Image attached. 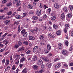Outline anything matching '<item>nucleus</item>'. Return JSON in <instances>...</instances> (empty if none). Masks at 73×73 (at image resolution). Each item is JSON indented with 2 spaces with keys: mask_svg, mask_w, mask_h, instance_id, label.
Segmentation results:
<instances>
[{
  "mask_svg": "<svg viewBox=\"0 0 73 73\" xmlns=\"http://www.w3.org/2000/svg\"><path fill=\"white\" fill-rule=\"evenodd\" d=\"M60 58L59 57L58 55H57L56 56H55V57L56 58L54 59V62H56V61H57L59 60H60V58H61L62 59L65 58V57H64L62 55H60Z\"/></svg>",
  "mask_w": 73,
  "mask_h": 73,
  "instance_id": "f257e3e1",
  "label": "nucleus"
},
{
  "mask_svg": "<svg viewBox=\"0 0 73 73\" xmlns=\"http://www.w3.org/2000/svg\"><path fill=\"white\" fill-rule=\"evenodd\" d=\"M43 62H42V60L41 59L37 61V63L39 65H42V64Z\"/></svg>",
  "mask_w": 73,
  "mask_h": 73,
  "instance_id": "f03ea898",
  "label": "nucleus"
},
{
  "mask_svg": "<svg viewBox=\"0 0 73 73\" xmlns=\"http://www.w3.org/2000/svg\"><path fill=\"white\" fill-rule=\"evenodd\" d=\"M36 13L37 16H40L41 14V11L40 10H38L36 11Z\"/></svg>",
  "mask_w": 73,
  "mask_h": 73,
  "instance_id": "7ed1b4c3",
  "label": "nucleus"
},
{
  "mask_svg": "<svg viewBox=\"0 0 73 73\" xmlns=\"http://www.w3.org/2000/svg\"><path fill=\"white\" fill-rule=\"evenodd\" d=\"M8 42H8V40L7 39H5L3 41V44H4L6 45H7V44H8Z\"/></svg>",
  "mask_w": 73,
  "mask_h": 73,
  "instance_id": "20e7f679",
  "label": "nucleus"
},
{
  "mask_svg": "<svg viewBox=\"0 0 73 73\" xmlns=\"http://www.w3.org/2000/svg\"><path fill=\"white\" fill-rule=\"evenodd\" d=\"M38 29L36 28L35 29H33V30H31V32H32L33 33H35L37 32Z\"/></svg>",
  "mask_w": 73,
  "mask_h": 73,
  "instance_id": "39448f33",
  "label": "nucleus"
},
{
  "mask_svg": "<svg viewBox=\"0 0 73 73\" xmlns=\"http://www.w3.org/2000/svg\"><path fill=\"white\" fill-rule=\"evenodd\" d=\"M28 71V68H25L22 71V73H27Z\"/></svg>",
  "mask_w": 73,
  "mask_h": 73,
  "instance_id": "423d86ee",
  "label": "nucleus"
},
{
  "mask_svg": "<svg viewBox=\"0 0 73 73\" xmlns=\"http://www.w3.org/2000/svg\"><path fill=\"white\" fill-rule=\"evenodd\" d=\"M33 68L35 70H37L38 69V66L36 65H34L33 66Z\"/></svg>",
  "mask_w": 73,
  "mask_h": 73,
  "instance_id": "0eeeda50",
  "label": "nucleus"
},
{
  "mask_svg": "<svg viewBox=\"0 0 73 73\" xmlns=\"http://www.w3.org/2000/svg\"><path fill=\"white\" fill-rule=\"evenodd\" d=\"M61 66V63H57V64L55 65V68L57 69V68H60Z\"/></svg>",
  "mask_w": 73,
  "mask_h": 73,
  "instance_id": "6e6552de",
  "label": "nucleus"
},
{
  "mask_svg": "<svg viewBox=\"0 0 73 73\" xmlns=\"http://www.w3.org/2000/svg\"><path fill=\"white\" fill-rule=\"evenodd\" d=\"M46 65L48 68H50L52 66V63L48 62L46 64Z\"/></svg>",
  "mask_w": 73,
  "mask_h": 73,
  "instance_id": "1a4fd4ad",
  "label": "nucleus"
},
{
  "mask_svg": "<svg viewBox=\"0 0 73 73\" xmlns=\"http://www.w3.org/2000/svg\"><path fill=\"white\" fill-rule=\"evenodd\" d=\"M5 24L6 25H9L10 24V21L9 20H6L5 21Z\"/></svg>",
  "mask_w": 73,
  "mask_h": 73,
  "instance_id": "9d476101",
  "label": "nucleus"
},
{
  "mask_svg": "<svg viewBox=\"0 0 73 73\" xmlns=\"http://www.w3.org/2000/svg\"><path fill=\"white\" fill-rule=\"evenodd\" d=\"M54 7L55 8H57V9H58V8H59L60 7V5H58V3H55L54 4Z\"/></svg>",
  "mask_w": 73,
  "mask_h": 73,
  "instance_id": "9b49d317",
  "label": "nucleus"
},
{
  "mask_svg": "<svg viewBox=\"0 0 73 73\" xmlns=\"http://www.w3.org/2000/svg\"><path fill=\"white\" fill-rule=\"evenodd\" d=\"M32 58V56L28 55L27 56V58L28 59V61H30L31 60V58Z\"/></svg>",
  "mask_w": 73,
  "mask_h": 73,
  "instance_id": "f8f14e48",
  "label": "nucleus"
},
{
  "mask_svg": "<svg viewBox=\"0 0 73 73\" xmlns=\"http://www.w3.org/2000/svg\"><path fill=\"white\" fill-rule=\"evenodd\" d=\"M29 39L30 40H34L35 39V38L34 36H30L29 37Z\"/></svg>",
  "mask_w": 73,
  "mask_h": 73,
  "instance_id": "ddd939ff",
  "label": "nucleus"
},
{
  "mask_svg": "<svg viewBox=\"0 0 73 73\" xmlns=\"http://www.w3.org/2000/svg\"><path fill=\"white\" fill-rule=\"evenodd\" d=\"M62 53L64 55H67L68 54V52H66V50H63L62 51Z\"/></svg>",
  "mask_w": 73,
  "mask_h": 73,
  "instance_id": "4468645a",
  "label": "nucleus"
},
{
  "mask_svg": "<svg viewBox=\"0 0 73 73\" xmlns=\"http://www.w3.org/2000/svg\"><path fill=\"white\" fill-rule=\"evenodd\" d=\"M9 60L7 59L6 60V62L5 63V65L6 66H8L9 64Z\"/></svg>",
  "mask_w": 73,
  "mask_h": 73,
  "instance_id": "2eb2a0df",
  "label": "nucleus"
},
{
  "mask_svg": "<svg viewBox=\"0 0 73 73\" xmlns=\"http://www.w3.org/2000/svg\"><path fill=\"white\" fill-rule=\"evenodd\" d=\"M63 11L65 12H68V9H67V7L66 6L64 7L63 8Z\"/></svg>",
  "mask_w": 73,
  "mask_h": 73,
  "instance_id": "dca6fc26",
  "label": "nucleus"
},
{
  "mask_svg": "<svg viewBox=\"0 0 73 73\" xmlns=\"http://www.w3.org/2000/svg\"><path fill=\"white\" fill-rule=\"evenodd\" d=\"M59 48L60 49H61L62 48V43H59Z\"/></svg>",
  "mask_w": 73,
  "mask_h": 73,
  "instance_id": "f3484780",
  "label": "nucleus"
},
{
  "mask_svg": "<svg viewBox=\"0 0 73 73\" xmlns=\"http://www.w3.org/2000/svg\"><path fill=\"white\" fill-rule=\"evenodd\" d=\"M39 38L41 40H44L45 37H44V36L43 35H40V36Z\"/></svg>",
  "mask_w": 73,
  "mask_h": 73,
  "instance_id": "a211bd4d",
  "label": "nucleus"
},
{
  "mask_svg": "<svg viewBox=\"0 0 73 73\" xmlns=\"http://www.w3.org/2000/svg\"><path fill=\"white\" fill-rule=\"evenodd\" d=\"M42 60H43L45 61H48V58L45 57H43L42 58Z\"/></svg>",
  "mask_w": 73,
  "mask_h": 73,
  "instance_id": "6ab92c4d",
  "label": "nucleus"
},
{
  "mask_svg": "<svg viewBox=\"0 0 73 73\" xmlns=\"http://www.w3.org/2000/svg\"><path fill=\"white\" fill-rule=\"evenodd\" d=\"M65 15L64 14L62 13L61 15V19L62 20H64L65 18Z\"/></svg>",
  "mask_w": 73,
  "mask_h": 73,
  "instance_id": "aec40b11",
  "label": "nucleus"
},
{
  "mask_svg": "<svg viewBox=\"0 0 73 73\" xmlns=\"http://www.w3.org/2000/svg\"><path fill=\"white\" fill-rule=\"evenodd\" d=\"M21 1H19L17 3L16 6L17 7H19V6L21 5Z\"/></svg>",
  "mask_w": 73,
  "mask_h": 73,
  "instance_id": "412c9836",
  "label": "nucleus"
},
{
  "mask_svg": "<svg viewBox=\"0 0 73 73\" xmlns=\"http://www.w3.org/2000/svg\"><path fill=\"white\" fill-rule=\"evenodd\" d=\"M25 60V58L23 57L20 59V62L21 63H23V61Z\"/></svg>",
  "mask_w": 73,
  "mask_h": 73,
  "instance_id": "4be33fe9",
  "label": "nucleus"
},
{
  "mask_svg": "<svg viewBox=\"0 0 73 73\" xmlns=\"http://www.w3.org/2000/svg\"><path fill=\"white\" fill-rule=\"evenodd\" d=\"M57 35H61V31L60 30H58L56 32Z\"/></svg>",
  "mask_w": 73,
  "mask_h": 73,
  "instance_id": "5701e85b",
  "label": "nucleus"
},
{
  "mask_svg": "<svg viewBox=\"0 0 73 73\" xmlns=\"http://www.w3.org/2000/svg\"><path fill=\"white\" fill-rule=\"evenodd\" d=\"M45 71V70L44 69H42L38 71L37 72L38 73H42V72H44Z\"/></svg>",
  "mask_w": 73,
  "mask_h": 73,
  "instance_id": "b1692460",
  "label": "nucleus"
},
{
  "mask_svg": "<svg viewBox=\"0 0 73 73\" xmlns=\"http://www.w3.org/2000/svg\"><path fill=\"white\" fill-rule=\"evenodd\" d=\"M62 65L63 66H64L65 68H66V69H68V65H67L66 64H64L63 63H64V62H62Z\"/></svg>",
  "mask_w": 73,
  "mask_h": 73,
  "instance_id": "393cba45",
  "label": "nucleus"
},
{
  "mask_svg": "<svg viewBox=\"0 0 73 73\" xmlns=\"http://www.w3.org/2000/svg\"><path fill=\"white\" fill-rule=\"evenodd\" d=\"M15 17L17 19H20L21 18L20 15H17L15 16Z\"/></svg>",
  "mask_w": 73,
  "mask_h": 73,
  "instance_id": "a878e982",
  "label": "nucleus"
},
{
  "mask_svg": "<svg viewBox=\"0 0 73 73\" xmlns=\"http://www.w3.org/2000/svg\"><path fill=\"white\" fill-rule=\"evenodd\" d=\"M11 5H12V3H11V2H10L7 4V6L8 7H9Z\"/></svg>",
  "mask_w": 73,
  "mask_h": 73,
  "instance_id": "bb28decb",
  "label": "nucleus"
},
{
  "mask_svg": "<svg viewBox=\"0 0 73 73\" xmlns=\"http://www.w3.org/2000/svg\"><path fill=\"white\" fill-rule=\"evenodd\" d=\"M37 46H35L34 48H33V52H35L37 50Z\"/></svg>",
  "mask_w": 73,
  "mask_h": 73,
  "instance_id": "cd10ccee",
  "label": "nucleus"
},
{
  "mask_svg": "<svg viewBox=\"0 0 73 73\" xmlns=\"http://www.w3.org/2000/svg\"><path fill=\"white\" fill-rule=\"evenodd\" d=\"M12 13V11H9L7 13V15H8V16H9L10 15H11Z\"/></svg>",
  "mask_w": 73,
  "mask_h": 73,
  "instance_id": "c85d7f7f",
  "label": "nucleus"
},
{
  "mask_svg": "<svg viewBox=\"0 0 73 73\" xmlns=\"http://www.w3.org/2000/svg\"><path fill=\"white\" fill-rule=\"evenodd\" d=\"M33 61H35L37 60V57L35 56H34L33 58Z\"/></svg>",
  "mask_w": 73,
  "mask_h": 73,
  "instance_id": "c756f323",
  "label": "nucleus"
},
{
  "mask_svg": "<svg viewBox=\"0 0 73 73\" xmlns=\"http://www.w3.org/2000/svg\"><path fill=\"white\" fill-rule=\"evenodd\" d=\"M56 17L53 16L51 17V19L52 21H54L56 20Z\"/></svg>",
  "mask_w": 73,
  "mask_h": 73,
  "instance_id": "7c9ffc66",
  "label": "nucleus"
},
{
  "mask_svg": "<svg viewBox=\"0 0 73 73\" xmlns=\"http://www.w3.org/2000/svg\"><path fill=\"white\" fill-rule=\"evenodd\" d=\"M33 20H37L38 19L37 17L36 16L33 17Z\"/></svg>",
  "mask_w": 73,
  "mask_h": 73,
  "instance_id": "2f4dec72",
  "label": "nucleus"
},
{
  "mask_svg": "<svg viewBox=\"0 0 73 73\" xmlns=\"http://www.w3.org/2000/svg\"><path fill=\"white\" fill-rule=\"evenodd\" d=\"M21 50H24V49L21 48H19L18 50V52H20V51H21Z\"/></svg>",
  "mask_w": 73,
  "mask_h": 73,
  "instance_id": "473e14b6",
  "label": "nucleus"
},
{
  "mask_svg": "<svg viewBox=\"0 0 73 73\" xmlns=\"http://www.w3.org/2000/svg\"><path fill=\"white\" fill-rule=\"evenodd\" d=\"M16 69V66L15 65H14L12 67V69L13 70H15Z\"/></svg>",
  "mask_w": 73,
  "mask_h": 73,
  "instance_id": "72a5a7b5",
  "label": "nucleus"
},
{
  "mask_svg": "<svg viewBox=\"0 0 73 73\" xmlns=\"http://www.w3.org/2000/svg\"><path fill=\"white\" fill-rule=\"evenodd\" d=\"M23 43L25 45H27L28 44V41H25L23 42Z\"/></svg>",
  "mask_w": 73,
  "mask_h": 73,
  "instance_id": "f704fd0d",
  "label": "nucleus"
},
{
  "mask_svg": "<svg viewBox=\"0 0 73 73\" xmlns=\"http://www.w3.org/2000/svg\"><path fill=\"white\" fill-rule=\"evenodd\" d=\"M27 35L28 33H27V32H26L23 34V37H27Z\"/></svg>",
  "mask_w": 73,
  "mask_h": 73,
  "instance_id": "c9c22d12",
  "label": "nucleus"
},
{
  "mask_svg": "<svg viewBox=\"0 0 73 73\" xmlns=\"http://www.w3.org/2000/svg\"><path fill=\"white\" fill-rule=\"evenodd\" d=\"M47 48L48 50H50L51 49V46L49 44H48L47 45Z\"/></svg>",
  "mask_w": 73,
  "mask_h": 73,
  "instance_id": "e433bc0d",
  "label": "nucleus"
},
{
  "mask_svg": "<svg viewBox=\"0 0 73 73\" xmlns=\"http://www.w3.org/2000/svg\"><path fill=\"white\" fill-rule=\"evenodd\" d=\"M47 17V15L46 14H45L42 17L43 19L44 20H45Z\"/></svg>",
  "mask_w": 73,
  "mask_h": 73,
  "instance_id": "4c0bfd02",
  "label": "nucleus"
},
{
  "mask_svg": "<svg viewBox=\"0 0 73 73\" xmlns=\"http://www.w3.org/2000/svg\"><path fill=\"white\" fill-rule=\"evenodd\" d=\"M7 1H8V0H3L2 1V4H4L7 3Z\"/></svg>",
  "mask_w": 73,
  "mask_h": 73,
  "instance_id": "58836bf2",
  "label": "nucleus"
},
{
  "mask_svg": "<svg viewBox=\"0 0 73 73\" xmlns=\"http://www.w3.org/2000/svg\"><path fill=\"white\" fill-rule=\"evenodd\" d=\"M48 28L49 31H51L52 30L51 26H49Z\"/></svg>",
  "mask_w": 73,
  "mask_h": 73,
  "instance_id": "ea45409f",
  "label": "nucleus"
},
{
  "mask_svg": "<svg viewBox=\"0 0 73 73\" xmlns=\"http://www.w3.org/2000/svg\"><path fill=\"white\" fill-rule=\"evenodd\" d=\"M40 46H43V45H45V43L44 42H41L40 43Z\"/></svg>",
  "mask_w": 73,
  "mask_h": 73,
  "instance_id": "a19ab883",
  "label": "nucleus"
},
{
  "mask_svg": "<svg viewBox=\"0 0 73 73\" xmlns=\"http://www.w3.org/2000/svg\"><path fill=\"white\" fill-rule=\"evenodd\" d=\"M31 50H28L26 52V54H29L31 53Z\"/></svg>",
  "mask_w": 73,
  "mask_h": 73,
  "instance_id": "79ce46f5",
  "label": "nucleus"
},
{
  "mask_svg": "<svg viewBox=\"0 0 73 73\" xmlns=\"http://www.w3.org/2000/svg\"><path fill=\"white\" fill-rule=\"evenodd\" d=\"M69 7L71 11H72L73 10V6H72L71 5H70L69 6Z\"/></svg>",
  "mask_w": 73,
  "mask_h": 73,
  "instance_id": "37998d69",
  "label": "nucleus"
},
{
  "mask_svg": "<svg viewBox=\"0 0 73 73\" xmlns=\"http://www.w3.org/2000/svg\"><path fill=\"white\" fill-rule=\"evenodd\" d=\"M53 27L55 29H56V28H58V27L57 26L54 24V25H53Z\"/></svg>",
  "mask_w": 73,
  "mask_h": 73,
  "instance_id": "c03bdc74",
  "label": "nucleus"
},
{
  "mask_svg": "<svg viewBox=\"0 0 73 73\" xmlns=\"http://www.w3.org/2000/svg\"><path fill=\"white\" fill-rule=\"evenodd\" d=\"M52 36V35L51 33H49L48 34V37L49 38H50Z\"/></svg>",
  "mask_w": 73,
  "mask_h": 73,
  "instance_id": "a18cd8bd",
  "label": "nucleus"
},
{
  "mask_svg": "<svg viewBox=\"0 0 73 73\" xmlns=\"http://www.w3.org/2000/svg\"><path fill=\"white\" fill-rule=\"evenodd\" d=\"M5 59H4L2 61V64H4V63L5 62Z\"/></svg>",
  "mask_w": 73,
  "mask_h": 73,
  "instance_id": "49530a36",
  "label": "nucleus"
},
{
  "mask_svg": "<svg viewBox=\"0 0 73 73\" xmlns=\"http://www.w3.org/2000/svg\"><path fill=\"white\" fill-rule=\"evenodd\" d=\"M19 24V21H15V22L14 23V24L15 25L16 24V25H18V24Z\"/></svg>",
  "mask_w": 73,
  "mask_h": 73,
  "instance_id": "de8ad7c7",
  "label": "nucleus"
},
{
  "mask_svg": "<svg viewBox=\"0 0 73 73\" xmlns=\"http://www.w3.org/2000/svg\"><path fill=\"white\" fill-rule=\"evenodd\" d=\"M68 18H71L72 17V15H71V14H68Z\"/></svg>",
  "mask_w": 73,
  "mask_h": 73,
  "instance_id": "09e8293b",
  "label": "nucleus"
},
{
  "mask_svg": "<svg viewBox=\"0 0 73 73\" xmlns=\"http://www.w3.org/2000/svg\"><path fill=\"white\" fill-rule=\"evenodd\" d=\"M18 31L19 32H20V25H19L18 27Z\"/></svg>",
  "mask_w": 73,
  "mask_h": 73,
  "instance_id": "8fccbe9b",
  "label": "nucleus"
},
{
  "mask_svg": "<svg viewBox=\"0 0 73 73\" xmlns=\"http://www.w3.org/2000/svg\"><path fill=\"white\" fill-rule=\"evenodd\" d=\"M50 11H51V9L50 8H49L47 10V11L48 12V13H50Z\"/></svg>",
  "mask_w": 73,
  "mask_h": 73,
  "instance_id": "3c124183",
  "label": "nucleus"
},
{
  "mask_svg": "<svg viewBox=\"0 0 73 73\" xmlns=\"http://www.w3.org/2000/svg\"><path fill=\"white\" fill-rule=\"evenodd\" d=\"M18 45H19V46H21L22 45V42L19 41L18 42Z\"/></svg>",
  "mask_w": 73,
  "mask_h": 73,
  "instance_id": "603ef678",
  "label": "nucleus"
},
{
  "mask_svg": "<svg viewBox=\"0 0 73 73\" xmlns=\"http://www.w3.org/2000/svg\"><path fill=\"white\" fill-rule=\"evenodd\" d=\"M65 45H66L67 46H68V45H69V43H68V41H66Z\"/></svg>",
  "mask_w": 73,
  "mask_h": 73,
  "instance_id": "864d4df0",
  "label": "nucleus"
},
{
  "mask_svg": "<svg viewBox=\"0 0 73 73\" xmlns=\"http://www.w3.org/2000/svg\"><path fill=\"white\" fill-rule=\"evenodd\" d=\"M29 8H30V9H33V6L30 5V4L29 5Z\"/></svg>",
  "mask_w": 73,
  "mask_h": 73,
  "instance_id": "5fc2aeb1",
  "label": "nucleus"
},
{
  "mask_svg": "<svg viewBox=\"0 0 73 73\" xmlns=\"http://www.w3.org/2000/svg\"><path fill=\"white\" fill-rule=\"evenodd\" d=\"M66 27L65 28H68L69 27V25L68 24H66L65 25Z\"/></svg>",
  "mask_w": 73,
  "mask_h": 73,
  "instance_id": "6e6d98bb",
  "label": "nucleus"
},
{
  "mask_svg": "<svg viewBox=\"0 0 73 73\" xmlns=\"http://www.w3.org/2000/svg\"><path fill=\"white\" fill-rule=\"evenodd\" d=\"M24 32H25V30L23 29L21 31V34L23 35L24 33Z\"/></svg>",
  "mask_w": 73,
  "mask_h": 73,
  "instance_id": "4d7b16f0",
  "label": "nucleus"
},
{
  "mask_svg": "<svg viewBox=\"0 0 73 73\" xmlns=\"http://www.w3.org/2000/svg\"><path fill=\"white\" fill-rule=\"evenodd\" d=\"M44 51L45 53H49V50H44Z\"/></svg>",
  "mask_w": 73,
  "mask_h": 73,
  "instance_id": "13d9d810",
  "label": "nucleus"
},
{
  "mask_svg": "<svg viewBox=\"0 0 73 73\" xmlns=\"http://www.w3.org/2000/svg\"><path fill=\"white\" fill-rule=\"evenodd\" d=\"M30 13H31V14L32 15H34L35 14V13H34V12L33 11H31L30 12Z\"/></svg>",
  "mask_w": 73,
  "mask_h": 73,
  "instance_id": "bf43d9fd",
  "label": "nucleus"
},
{
  "mask_svg": "<svg viewBox=\"0 0 73 73\" xmlns=\"http://www.w3.org/2000/svg\"><path fill=\"white\" fill-rule=\"evenodd\" d=\"M4 16H4V15L1 16L0 17V19H4Z\"/></svg>",
  "mask_w": 73,
  "mask_h": 73,
  "instance_id": "052dcab7",
  "label": "nucleus"
},
{
  "mask_svg": "<svg viewBox=\"0 0 73 73\" xmlns=\"http://www.w3.org/2000/svg\"><path fill=\"white\" fill-rule=\"evenodd\" d=\"M67 29H68V28H65L64 29V32L65 33H66V32H67Z\"/></svg>",
  "mask_w": 73,
  "mask_h": 73,
  "instance_id": "680f3d73",
  "label": "nucleus"
},
{
  "mask_svg": "<svg viewBox=\"0 0 73 73\" xmlns=\"http://www.w3.org/2000/svg\"><path fill=\"white\" fill-rule=\"evenodd\" d=\"M2 42H0V47H3V46H4V45L3 44H2Z\"/></svg>",
  "mask_w": 73,
  "mask_h": 73,
  "instance_id": "e2e57ef3",
  "label": "nucleus"
},
{
  "mask_svg": "<svg viewBox=\"0 0 73 73\" xmlns=\"http://www.w3.org/2000/svg\"><path fill=\"white\" fill-rule=\"evenodd\" d=\"M27 13H23V17H25L27 15Z\"/></svg>",
  "mask_w": 73,
  "mask_h": 73,
  "instance_id": "0e129e2a",
  "label": "nucleus"
},
{
  "mask_svg": "<svg viewBox=\"0 0 73 73\" xmlns=\"http://www.w3.org/2000/svg\"><path fill=\"white\" fill-rule=\"evenodd\" d=\"M19 48V46L17 44H16L14 46V48Z\"/></svg>",
  "mask_w": 73,
  "mask_h": 73,
  "instance_id": "69168bd1",
  "label": "nucleus"
},
{
  "mask_svg": "<svg viewBox=\"0 0 73 73\" xmlns=\"http://www.w3.org/2000/svg\"><path fill=\"white\" fill-rule=\"evenodd\" d=\"M19 60H18L16 62L15 64H19Z\"/></svg>",
  "mask_w": 73,
  "mask_h": 73,
  "instance_id": "338daca9",
  "label": "nucleus"
},
{
  "mask_svg": "<svg viewBox=\"0 0 73 73\" xmlns=\"http://www.w3.org/2000/svg\"><path fill=\"white\" fill-rule=\"evenodd\" d=\"M69 65H70V66H73V63L71 62L69 64Z\"/></svg>",
  "mask_w": 73,
  "mask_h": 73,
  "instance_id": "774afa93",
  "label": "nucleus"
}]
</instances>
